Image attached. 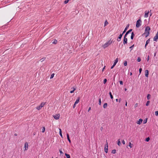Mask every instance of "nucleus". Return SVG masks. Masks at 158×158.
Instances as JSON below:
<instances>
[{"label": "nucleus", "instance_id": "obj_38", "mask_svg": "<svg viewBox=\"0 0 158 158\" xmlns=\"http://www.w3.org/2000/svg\"><path fill=\"white\" fill-rule=\"evenodd\" d=\"M127 61H125V62L124 63V65L125 66H126L127 65Z\"/></svg>", "mask_w": 158, "mask_h": 158}, {"label": "nucleus", "instance_id": "obj_62", "mask_svg": "<svg viewBox=\"0 0 158 158\" xmlns=\"http://www.w3.org/2000/svg\"><path fill=\"white\" fill-rule=\"evenodd\" d=\"M104 68H105V67H104V68H103L102 70H103L104 69Z\"/></svg>", "mask_w": 158, "mask_h": 158}, {"label": "nucleus", "instance_id": "obj_14", "mask_svg": "<svg viewBox=\"0 0 158 158\" xmlns=\"http://www.w3.org/2000/svg\"><path fill=\"white\" fill-rule=\"evenodd\" d=\"M129 26V25L128 24L125 27V28L124 30V31H123V34H124L125 33V32H126V31H127V30L128 28V27Z\"/></svg>", "mask_w": 158, "mask_h": 158}, {"label": "nucleus", "instance_id": "obj_23", "mask_svg": "<svg viewBox=\"0 0 158 158\" xmlns=\"http://www.w3.org/2000/svg\"><path fill=\"white\" fill-rule=\"evenodd\" d=\"M109 94H110V98L112 99H113V96L112 94V93H111V92H109Z\"/></svg>", "mask_w": 158, "mask_h": 158}, {"label": "nucleus", "instance_id": "obj_26", "mask_svg": "<svg viewBox=\"0 0 158 158\" xmlns=\"http://www.w3.org/2000/svg\"><path fill=\"white\" fill-rule=\"evenodd\" d=\"M132 31V29H130L128 31H127L126 32L127 34H128L131 31Z\"/></svg>", "mask_w": 158, "mask_h": 158}, {"label": "nucleus", "instance_id": "obj_64", "mask_svg": "<svg viewBox=\"0 0 158 158\" xmlns=\"http://www.w3.org/2000/svg\"><path fill=\"white\" fill-rule=\"evenodd\" d=\"M102 129V127L101 128V129Z\"/></svg>", "mask_w": 158, "mask_h": 158}, {"label": "nucleus", "instance_id": "obj_13", "mask_svg": "<svg viewBox=\"0 0 158 158\" xmlns=\"http://www.w3.org/2000/svg\"><path fill=\"white\" fill-rule=\"evenodd\" d=\"M145 76L146 77H148V75L149 71L148 70H146L145 71Z\"/></svg>", "mask_w": 158, "mask_h": 158}, {"label": "nucleus", "instance_id": "obj_9", "mask_svg": "<svg viewBox=\"0 0 158 158\" xmlns=\"http://www.w3.org/2000/svg\"><path fill=\"white\" fill-rule=\"evenodd\" d=\"M123 33L121 34H120L119 35V36L118 38L117 39V40L118 41V42H119L121 40V39L123 35Z\"/></svg>", "mask_w": 158, "mask_h": 158}, {"label": "nucleus", "instance_id": "obj_43", "mask_svg": "<svg viewBox=\"0 0 158 158\" xmlns=\"http://www.w3.org/2000/svg\"><path fill=\"white\" fill-rule=\"evenodd\" d=\"M142 69H141V68H140V69H139V74H141V72H142Z\"/></svg>", "mask_w": 158, "mask_h": 158}, {"label": "nucleus", "instance_id": "obj_49", "mask_svg": "<svg viewBox=\"0 0 158 158\" xmlns=\"http://www.w3.org/2000/svg\"><path fill=\"white\" fill-rule=\"evenodd\" d=\"M115 66V65H114V64H113V65L112 66H111V69H112L114 67V66Z\"/></svg>", "mask_w": 158, "mask_h": 158}, {"label": "nucleus", "instance_id": "obj_54", "mask_svg": "<svg viewBox=\"0 0 158 158\" xmlns=\"http://www.w3.org/2000/svg\"><path fill=\"white\" fill-rule=\"evenodd\" d=\"M148 44H145V48H146V46H147V45Z\"/></svg>", "mask_w": 158, "mask_h": 158}, {"label": "nucleus", "instance_id": "obj_20", "mask_svg": "<svg viewBox=\"0 0 158 158\" xmlns=\"http://www.w3.org/2000/svg\"><path fill=\"white\" fill-rule=\"evenodd\" d=\"M57 41L56 39H55L54 41L52 42V43L53 44H56L57 43Z\"/></svg>", "mask_w": 158, "mask_h": 158}, {"label": "nucleus", "instance_id": "obj_33", "mask_svg": "<svg viewBox=\"0 0 158 158\" xmlns=\"http://www.w3.org/2000/svg\"><path fill=\"white\" fill-rule=\"evenodd\" d=\"M150 94H148L147 96V98L148 100H149L150 99Z\"/></svg>", "mask_w": 158, "mask_h": 158}, {"label": "nucleus", "instance_id": "obj_15", "mask_svg": "<svg viewBox=\"0 0 158 158\" xmlns=\"http://www.w3.org/2000/svg\"><path fill=\"white\" fill-rule=\"evenodd\" d=\"M67 138L69 142V143H71V141L69 139V135L68 133L67 134Z\"/></svg>", "mask_w": 158, "mask_h": 158}, {"label": "nucleus", "instance_id": "obj_41", "mask_svg": "<svg viewBox=\"0 0 158 158\" xmlns=\"http://www.w3.org/2000/svg\"><path fill=\"white\" fill-rule=\"evenodd\" d=\"M155 114L156 116H158V111H156L155 113Z\"/></svg>", "mask_w": 158, "mask_h": 158}, {"label": "nucleus", "instance_id": "obj_36", "mask_svg": "<svg viewBox=\"0 0 158 158\" xmlns=\"http://www.w3.org/2000/svg\"><path fill=\"white\" fill-rule=\"evenodd\" d=\"M54 73H53L52 75H51L50 77V79L52 78L54 76Z\"/></svg>", "mask_w": 158, "mask_h": 158}, {"label": "nucleus", "instance_id": "obj_22", "mask_svg": "<svg viewBox=\"0 0 158 158\" xmlns=\"http://www.w3.org/2000/svg\"><path fill=\"white\" fill-rule=\"evenodd\" d=\"M45 131V128L44 127H43L42 129V132L44 133Z\"/></svg>", "mask_w": 158, "mask_h": 158}, {"label": "nucleus", "instance_id": "obj_32", "mask_svg": "<svg viewBox=\"0 0 158 158\" xmlns=\"http://www.w3.org/2000/svg\"><path fill=\"white\" fill-rule=\"evenodd\" d=\"M108 22H107V21H106L105 22V23H104V26H105L107 24H108Z\"/></svg>", "mask_w": 158, "mask_h": 158}, {"label": "nucleus", "instance_id": "obj_48", "mask_svg": "<svg viewBox=\"0 0 158 158\" xmlns=\"http://www.w3.org/2000/svg\"><path fill=\"white\" fill-rule=\"evenodd\" d=\"M122 143L123 144H125V141L123 140L122 141Z\"/></svg>", "mask_w": 158, "mask_h": 158}, {"label": "nucleus", "instance_id": "obj_39", "mask_svg": "<svg viewBox=\"0 0 158 158\" xmlns=\"http://www.w3.org/2000/svg\"><path fill=\"white\" fill-rule=\"evenodd\" d=\"M137 61L138 62H139L141 61V59H140V58L139 57H138L137 58Z\"/></svg>", "mask_w": 158, "mask_h": 158}, {"label": "nucleus", "instance_id": "obj_56", "mask_svg": "<svg viewBox=\"0 0 158 158\" xmlns=\"http://www.w3.org/2000/svg\"><path fill=\"white\" fill-rule=\"evenodd\" d=\"M149 59V56H148V58L147 60L148 61Z\"/></svg>", "mask_w": 158, "mask_h": 158}, {"label": "nucleus", "instance_id": "obj_24", "mask_svg": "<svg viewBox=\"0 0 158 158\" xmlns=\"http://www.w3.org/2000/svg\"><path fill=\"white\" fill-rule=\"evenodd\" d=\"M65 155L66 156L67 158H70V156L69 154H68L67 153H65Z\"/></svg>", "mask_w": 158, "mask_h": 158}, {"label": "nucleus", "instance_id": "obj_21", "mask_svg": "<svg viewBox=\"0 0 158 158\" xmlns=\"http://www.w3.org/2000/svg\"><path fill=\"white\" fill-rule=\"evenodd\" d=\"M107 104L106 103H105L104 104V105L103 106V108L104 109L106 108L107 107Z\"/></svg>", "mask_w": 158, "mask_h": 158}, {"label": "nucleus", "instance_id": "obj_30", "mask_svg": "<svg viewBox=\"0 0 158 158\" xmlns=\"http://www.w3.org/2000/svg\"><path fill=\"white\" fill-rule=\"evenodd\" d=\"M150 41V39H148V40H147L146 41V44H148L149 43Z\"/></svg>", "mask_w": 158, "mask_h": 158}, {"label": "nucleus", "instance_id": "obj_59", "mask_svg": "<svg viewBox=\"0 0 158 158\" xmlns=\"http://www.w3.org/2000/svg\"><path fill=\"white\" fill-rule=\"evenodd\" d=\"M116 101L117 102H118V99H116Z\"/></svg>", "mask_w": 158, "mask_h": 158}, {"label": "nucleus", "instance_id": "obj_34", "mask_svg": "<svg viewBox=\"0 0 158 158\" xmlns=\"http://www.w3.org/2000/svg\"><path fill=\"white\" fill-rule=\"evenodd\" d=\"M73 90L71 91H70V93H73L74 91L75 90V88H74V87H73Z\"/></svg>", "mask_w": 158, "mask_h": 158}, {"label": "nucleus", "instance_id": "obj_58", "mask_svg": "<svg viewBox=\"0 0 158 158\" xmlns=\"http://www.w3.org/2000/svg\"><path fill=\"white\" fill-rule=\"evenodd\" d=\"M137 105V103H136L135 104V106H136Z\"/></svg>", "mask_w": 158, "mask_h": 158}, {"label": "nucleus", "instance_id": "obj_61", "mask_svg": "<svg viewBox=\"0 0 158 158\" xmlns=\"http://www.w3.org/2000/svg\"><path fill=\"white\" fill-rule=\"evenodd\" d=\"M127 90V89H125V91H126Z\"/></svg>", "mask_w": 158, "mask_h": 158}, {"label": "nucleus", "instance_id": "obj_55", "mask_svg": "<svg viewBox=\"0 0 158 158\" xmlns=\"http://www.w3.org/2000/svg\"><path fill=\"white\" fill-rule=\"evenodd\" d=\"M148 44H145V48H146V46H147V45Z\"/></svg>", "mask_w": 158, "mask_h": 158}, {"label": "nucleus", "instance_id": "obj_7", "mask_svg": "<svg viewBox=\"0 0 158 158\" xmlns=\"http://www.w3.org/2000/svg\"><path fill=\"white\" fill-rule=\"evenodd\" d=\"M54 118L56 120L58 119L60 117V115L59 114H56L53 116Z\"/></svg>", "mask_w": 158, "mask_h": 158}, {"label": "nucleus", "instance_id": "obj_16", "mask_svg": "<svg viewBox=\"0 0 158 158\" xmlns=\"http://www.w3.org/2000/svg\"><path fill=\"white\" fill-rule=\"evenodd\" d=\"M59 134H60V136H61V137L62 138H63V136H62V131H61V129L60 128H59Z\"/></svg>", "mask_w": 158, "mask_h": 158}, {"label": "nucleus", "instance_id": "obj_47", "mask_svg": "<svg viewBox=\"0 0 158 158\" xmlns=\"http://www.w3.org/2000/svg\"><path fill=\"white\" fill-rule=\"evenodd\" d=\"M120 84L121 85H123V82L122 81H119Z\"/></svg>", "mask_w": 158, "mask_h": 158}, {"label": "nucleus", "instance_id": "obj_6", "mask_svg": "<svg viewBox=\"0 0 158 158\" xmlns=\"http://www.w3.org/2000/svg\"><path fill=\"white\" fill-rule=\"evenodd\" d=\"M158 39V31L156 33V35L153 38V40L155 41H157Z\"/></svg>", "mask_w": 158, "mask_h": 158}, {"label": "nucleus", "instance_id": "obj_46", "mask_svg": "<svg viewBox=\"0 0 158 158\" xmlns=\"http://www.w3.org/2000/svg\"><path fill=\"white\" fill-rule=\"evenodd\" d=\"M59 152L60 154H62L63 153L62 151L60 149L59 150Z\"/></svg>", "mask_w": 158, "mask_h": 158}, {"label": "nucleus", "instance_id": "obj_57", "mask_svg": "<svg viewBox=\"0 0 158 158\" xmlns=\"http://www.w3.org/2000/svg\"><path fill=\"white\" fill-rule=\"evenodd\" d=\"M132 75V73L131 72L130 73V75Z\"/></svg>", "mask_w": 158, "mask_h": 158}, {"label": "nucleus", "instance_id": "obj_37", "mask_svg": "<svg viewBox=\"0 0 158 158\" xmlns=\"http://www.w3.org/2000/svg\"><path fill=\"white\" fill-rule=\"evenodd\" d=\"M117 144L118 146H120V145L121 144V143H120V140L119 139L118 140Z\"/></svg>", "mask_w": 158, "mask_h": 158}, {"label": "nucleus", "instance_id": "obj_44", "mask_svg": "<svg viewBox=\"0 0 158 158\" xmlns=\"http://www.w3.org/2000/svg\"><path fill=\"white\" fill-rule=\"evenodd\" d=\"M147 119L144 120V121H143V124L146 123L147 122Z\"/></svg>", "mask_w": 158, "mask_h": 158}, {"label": "nucleus", "instance_id": "obj_25", "mask_svg": "<svg viewBox=\"0 0 158 158\" xmlns=\"http://www.w3.org/2000/svg\"><path fill=\"white\" fill-rule=\"evenodd\" d=\"M45 60V57H43V58H42L40 60V61L41 62H43V61H44V60Z\"/></svg>", "mask_w": 158, "mask_h": 158}, {"label": "nucleus", "instance_id": "obj_27", "mask_svg": "<svg viewBox=\"0 0 158 158\" xmlns=\"http://www.w3.org/2000/svg\"><path fill=\"white\" fill-rule=\"evenodd\" d=\"M111 152L113 154H115L116 153V150L115 149L113 150H112Z\"/></svg>", "mask_w": 158, "mask_h": 158}, {"label": "nucleus", "instance_id": "obj_8", "mask_svg": "<svg viewBox=\"0 0 158 158\" xmlns=\"http://www.w3.org/2000/svg\"><path fill=\"white\" fill-rule=\"evenodd\" d=\"M104 150H105V152L106 153H107L108 152V143H107V142L106 144L105 145Z\"/></svg>", "mask_w": 158, "mask_h": 158}, {"label": "nucleus", "instance_id": "obj_60", "mask_svg": "<svg viewBox=\"0 0 158 158\" xmlns=\"http://www.w3.org/2000/svg\"><path fill=\"white\" fill-rule=\"evenodd\" d=\"M15 136H17V135L16 134H15Z\"/></svg>", "mask_w": 158, "mask_h": 158}, {"label": "nucleus", "instance_id": "obj_2", "mask_svg": "<svg viewBox=\"0 0 158 158\" xmlns=\"http://www.w3.org/2000/svg\"><path fill=\"white\" fill-rule=\"evenodd\" d=\"M46 102H42L41 103L40 105L36 107V109L39 110L41 109V108L46 104Z\"/></svg>", "mask_w": 158, "mask_h": 158}, {"label": "nucleus", "instance_id": "obj_1", "mask_svg": "<svg viewBox=\"0 0 158 158\" xmlns=\"http://www.w3.org/2000/svg\"><path fill=\"white\" fill-rule=\"evenodd\" d=\"M150 30V28L149 26L146 27L144 33L142 35H145V37H147L149 35Z\"/></svg>", "mask_w": 158, "mask_h": 158}, {"label": "nucleus", "instance_id": "obj_51", "mask_svg": "<svg viewBox=\"0 0 158 158\" xmlns=\"http://www.w3.org/2000/svg\"><path fill=\"white\" fill-rule=\"evenodd\" d=\"M125 105L126 106H127V102L126 101V103H125Z\"/></svg>", "mask_w": 158, "mask_h": 158}, {"label": "nucleus", "instance_id": "obj_45", "mask_svg": "<svg viewBox=\"0 0 158 158\" xmlns=\"http://www.w3.org/2000/svg\"><path fill=\"white\" fill-rule=\"evenodd\" d=\"M128 34H127V33H126L125 34V35H124V38H127V35H128Z\"/></svg>", "mask_w": 158, "mask_h": 158}, {"label": "nucleus", "instance_id": "obj_18", "mask_svg": "<svg viewBox=\"0 0 158 158\" xmlns=\"http://www.w3.org/2000/svg\"><path fill=\"white\" fill-rule=\"evenodd\" d=\"M135 36V34L134 32H133L131 33V40H133V39L134 37Z\"/></svg>", "mask_w": 158, "mask_h": 158}, {"label": "nucleus", "instance_id": "obj_42", "mask_svg": "<svg viewBox=\"0 0 158 158\" xmlns=\"http://www.w3.org/2000/svg\"><path fill=\"white\" fill-rule=\"evenodd\" d=\"M107 81V80L106 79H104V81H103V83L105 84L106 82Z\"/></svg>", "mask_w": 158, "mask_h": 158}, {"label": "nucleus", "instance_id": "obj_31", "mask_svg": "<svg viewBox=\"0 0 158 158\" xmlns=\"http://www.w3.org/2000/svg\"><path fill=\"white\" fill-rule=\"evenodd\" d=\"M150 140V138L148 137H147L145 141L147 142H148L149 140Z\"/></svg>", "mask_w": 158, "mask_h": 158}, {"label": "nucleus", "instance_id": "obj_12", "mask_svg": "<svg viewBox=\"0 0 158 158\" xmlns=\"http://www.w3.org/2000/svg\"><path fill=\"white\" fill-rule=\"evenodd\" d=\"M149 11H146L145 12V15L144 17L145 18H147L148 16V14L149 13Z\"/></svg>", "mask_w": 158, "mask_h": 158}, {"label": "nucleus", "instance_id": "obj_4", "mask_svg": "<svg viewBox=\"0 0 158 158\" xmlns=\"http://www.w3.org/2000/svg\"><path fill=\"white\" fill-rule=\"evenodd\" d=\"M141 21L140 19H138L136 22V27H139L141 25Z\"/></svg>", "mask_w": 158, "mask_h": 158}, {"label": "nucleus", "instance_id": "obj_63", "mask_svg": "<svg viewBox=\"0 0 158 158\" xmlns=\"http://www.w3.org/2000/svg\"><path fill=\"white\" fill-rule=\"evenodd\" d=\"M152 15V14H151L150 15V16H151Z\"/></svg>", "mask_w": 158, "mask_h": 158}, {"label": "nucleus", "instance_id": "obj_10", "mask_svg": "<svg viewBox=\"0 0 158 158\" xmlns=\"http://www.w3.org/2000/svg\"><path fill=\"white\" fill-rule=\"evenodd\" d=\"M127 38H124L123 39V44L124 45H125L126 44H127Z\"/></svg>", "mask_w": 158, "mask_h": 158}, {"label": "nucleus", "instance_id": "obj_19", "mask_svg": "<svg viewBox=\"0 0 158 158\" xmlns=\"http://www.w3.org/2000/svg\"><path fill=\"white\" fill-rule=\"evenodd\" d=\"M79 99H80L79 98H78L76 99V101H75V102L74 103L75 104H77L79 102Z\"/></svg>", "mask_w": 158, "mask_h": 158}, {"label": "nucleus", "instance_id": "obj_53", "mask_svg": "<svg viewBox=\"0 0 158 158\" xmlns=\"http://www.w3.org/2000/svg\"><path fill=\"white\" fill-rule=\"evenodd\" d=\"M91 110V107H89L88 110V111L89 112V111Z\"/></svg>", "mask_w": 158, "mask_h": 158}, {"label": "nucleus", "instance_id": "obj_29", "mask_svg": "<svg viewBox=\"0 0 158 158\" xmlns=\"http://www.w3.org/2000/svg\"><path fill=\"white\" fill-rule=\"evenodd\" d=\"M150 102L149 101H147V103L146 104V105L147 106H148L149 105Z\"/></svg>", "mask_w": 158, "mask_h": 158}, {"label": "nucleus", "instance_id": "obj_3", "mask_svg": "<svg viewBox=\"0 0 158 158\" xmlns=\"http://www.w3.org/2000/svg\"><path fill=\"white\" fill-rule=\"evenodd\" d=\"M112 43V42L110 40L106 42L103 45V47L104 48H105L110 45Z\"/></svg>", "mask_w": 158, "mask_h": 158}, {"label": "nucleus", "instance_id": "obj_17", "mask_svg": "<svg viewBox=\"0 0 158 158\" xmlns=\"http://www.w3.org/2000/svg\"><path fill=\"white\" fill-rule=\"evenodd\" d=\"M118 59L117 58L115 60L113 64L114 65H115L118 62Z\"/></svg>", "mask_w": 158, "mask_h": 158}, {"label": "nucleus", "instance_id": "obj_50", "mask_svg": "<svg viewBox=\"0 0 158 158\" xmlns=\"http://www.w3.org/2000/svg\"><path fill=\"white\" fill-rule=\"evenodd\" d=\"M76 104H75V103L73 105V108H74L76 106Z\"/></svg>", "mask_w": 158, "mask_h": 158}, {"label": "nucleus", "instance_id": "obj_5", "mask_svg": "<svg viewBox=\"0 0 158 158\" xmlns=\"http://www.w3.org/2000/svg\"><path fill=\"white\" fill-rule=\"evenodd\" d=\"M28 148V143L26 142L25 143L24 147L23 148V149L24 151L27 150Z\"/></svg>", "mask_w": 158, "mask_h": 158}, {"label": "nucleus", "instance_id": "obj_28", "mask_svg": "<svg viewBox=\"0 0 158 158\" xmlns=\"http://www.w3.org/2000/svg\"><path fill=\"white\" fill-rule=\"evenodd\" d=\"M129 147L130 148H132V146H131V145H132L133 144H131V142H129Z\"/></svg>", "mask_w": 158, "mask_h": 158}, {"label": "nucleus", "instance_id": "obj_11", "mask_svg": "<svg viewBox=\"0 0 158 158\" xmlns=\"http://www.w3.org/2000/svg\"><path fill=\"white\" fill-rule=\"evenodd\" d=\"M143 121V119H139L138 121L137 122V123L138 124H140Z\"/></svg>", "mask_w": 158, "mask_h": 158}, {"label": "nucleus", "instance_id": "obj_40", "mask_svg": "<svg viewBox=\"0 0 158 158\" xmlns=\"http://www.w3.org/2000/svg\"><path fill=\"white\" fill-rule=\"evenodd\" d=\"M101 104V98L99 99V104L100 105Z\"/></svg>", "mask_w": 158, "mask_h": 158}, {"label": "nucleus", "instance_id": "obj_35", "mask_svg": "<svg viewBox=\"0 0 158 158\" xmlns=\"http://www.w3.org/2000/svg\"><path fill=\"white\" fill-rule=\"evenodd\" d=\"M134 45L133 44L130 47V48L131 49V51H131V50H132L133 48V47H134Z\"/></svg>", "mask_w": 158, "mask_h": 158}, {"label": "nucleus", "instance_id": "obj_52", "mask_svg": "<svg viewBox=\"0 0 158 158\" xmlns=\"http://www.w3.org/2000/svg\"><path fill=\"white\" fill-rule=\"evenodd\" d=\"M119 100V102H120L121 101V98H119L118 100Z\"/></svg>", "mask_w": 158, "mask_h": 158}]
</instances>
